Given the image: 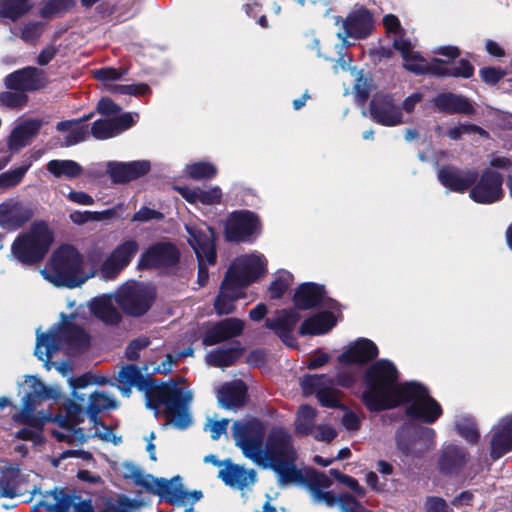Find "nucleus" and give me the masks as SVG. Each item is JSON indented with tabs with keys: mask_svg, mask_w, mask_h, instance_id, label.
Listing matches in <instances>:
<instances>
[{
	"mask_svg": "<svg viewBox=\"0 0 512 512\" xmlns=\"http://www.w3.org/2000/svg\"><path fill=\"white\" fill-rule=\"evenodd\" d=\"M265 431L258 420L233 424V438L243 455L263 469H270L276 475L278 484L292 483L305 485L312 497L332 485V480L323 472L314 469L306 474L297 467L298 454L292 438L284 429L272 430L265 442Z\"/></svg>",
	"mask_w": 512,
	"mask_h": 512,
	"instance_id": "obj_1",
	"label": "nucleus"
},
{
	"mask_svg": "<svg viewBox=\"0 0 512 512\" xmlns=\"http://www.w3.org/2000/svg\"><path fill=\"white\" fill-rule=\"evenodd\" d=\"M117 381L121 384L119 390L125 397L130 396L132 387L143 392L146 408L153 410L155 414L164 406L167 424L178 430H185L192 425L193 418L189 409L192 395L178 386V380L164 382L144 376L137 365L127 364L119 371Z\"/></svg>",
	"mask_w": 512,
	"mask_h": 512,
	"instance_id": "obj_2",
	"label": "nucleus"
},
{
	"mask_svg": "<svg viewBox=\"0 0 512 512\" xmlns=\"http://www.w3.org/2000/svg\"><path fill=\"white\" fill-rule=\"evenodd\" d=\"M400 373L389 359L373 362L364 372V389L360 401L371 413H379L399 407L401 393L407 382L400 383Z\"/></svg>",
	"mask_w": 512,
	"mask_h": 512,
	"instance_id": "obj_3",
	"label": "nucleus"
},
{
	"mask_svg": "<svg viewBox=\"0 0 512 512\" xmlns=\"http://www.w3.org/2000/svg\"><path fill=\"white\" fill-rule=\"evenodd\" d=\"M54 242V233L47 222L34 221L27 232L19 234L11 245L13 257L22 265L41 263Z\"/></svg>",
	"mask_w": 512,
	"mask_h": 512,
	"instance_id": "obj_4",
	"label": "nucleus"
},
{
	"mask_svg": "<svg viewBox=\"0 0 512 512\" xmlns=\"http://www.w3.org/2000/svg\"><path fill=\"white\" fill-rule=\"evenodd\" d=\"M50 264L52 274L43 271V275L58 287L76 288L87 280L82 271L83 257L72 245L57 248L51 256Z\"/></svg>",
	"mask_w": 512,
	"mask_h": 512,
	"instance_id": "obj_5",
	"label": "nucleus"
},
{
	"mask_svg": "<svg viewBox=\"0 0 512 512\" xmlns=\"http://www.w3.org/2000/svg\"><path fill=\"white\" fill-rule=\"evenodd\" d=\"M409 404L405 409L407 417L426 424L435 423L443 414L441 405L429 394L426 386L408 381L401 393L399 406Z\"/></svg>",
	"mask_w": 512,
	"mask_h": 512,
	"instance_id": "obj_6",
	"label": "nucleus"
},
{
	"mask_svg": "<svg viewBox=\"0 0 512 512\" xmlns=\"http://www.w3.org/2000/svg\"><path fill=\"white\" fill-rule=\"evenodd\" d=\"M156 296V289L153 286L144 283H133L121 288L115 300L127 316L141 317L150 310Z\"/></svg>",
	"mask_w": 512,
	"mask_h": 512,
	"instance_id": "obj_7",
	"label": "nucleus"
},
{
	"mask_svg": "<svg viewBox=\"0 0 512 512\" xmlns=\"http://www.w3.org/2000/svg\"><path fill=\"white\" fill-rule=\"evenodd\" d=\"M477 168L461 169L452 164H445L437 171V179L442 186L450 191L464 193L470 190V197L480 203V181Z\"/></svg>",
	"mask_w": 512,
	"mask_h": 512,
	"instance_id": "obj_8",
	"label": "nucleus"
},
{
	"mask_svg": "<svg viewBox=\"0 0 512 512\" xmlns=\"http://www.w3.org/2000/svg\"><path fill=\"white\" fill-rule=\"evenodd\" d=\"M260 232V218L250 210L232 212L225 225V237L229 242H250Z\"/></svg>",
	"mask_w": 512,
	"mask_h": 512,
	"instance_id": "obj_9",
	"label": "nucleus"
},
{
	"mask_svg": "<svg viewBox=\"0 0 512 512\" xmlns=\"http://www.w3.org/2000/svg\"><path fill=\"white\" fill-rule=\"evenodd\" d=\"M305 396L316 395L320 405L326 408L346 409V406L337 398L334 389V378L327 374H306L300 381Z\"/></svg>",
	"mask_w": 512,
	"mask_h": 512,
	"instance_id": "obj_10",
	"label": "nucleus"
},
{
	"mask_svg": "<svg viewBox=\"0 0 512 512\" xmlns=\"http://www.w3.org/2000/svg\"><path fill=\"white\" fill-rule=\"evenodd\" d=\"M409 72L422 76L433 75L437 78H470L474 74V67L470 61L460 59L458 61H446L440 58H434L431 64L427 65H409Z\"/></svg>",
	"mask_w": 512,
	"mask_h": 512,
	"instance_id": "obj_11",
	"label": "nucleus"
},
{
	"mask_svg": "<svg viewBox=\"0 0 512 512\" xmlns=\"http://www.w3.org/2000/svg\"><path fill=\"white\" fill-rule=\"evenodd\" d=\"M180 261V251L171 242H156L140 256L138 268L142 270L169 268Z\"/></svg>",
	"mask_w": 512,
	"mask_h": 512,
	"instance_id": "obj_12",
	"label": "nucleus"
},
{
	"mask_svg": "<svg viewBox=\"0 0 512 512\" xmlns=\"http://www.w3.org/2000/svg\"><path fill=\"white\" fill-rule=\"evenodd\" d=\"M325 286L314 282L300 284L295 290L293 302L297 310H310L323 303L332 310H339L340 303L334 299H326Z\"/></svg>",
	"mask_w": 512,
	"mask_h": 512,
	"instance_id": "obj_13",
	"label": "nucleus"
},
{
	"mask_svg": "<svg viewBox=\"0 0 512 512\" xmlns=\"http://www.w3.org/2000/svg\"><path fill=\"white\" fill-rule=\"evenodd\" d=\"M371 119L387 127H393L403 122L401 107L395 104L394 97L390 93H377L369 104Z\"/></svg>",
	"mask_w": 512,
	"mask_h": 512,
	"instance_id": "obj_14",
	"label": "nucleus"
},
{
	"mask_svg": "<svg viewBox=\"0 0 512 512\" xmlns=\"http://www.w3.org/2000/svg\"><path fill=\"white\" fill-rule=\"evenodd\" d=\"M49 84L47 73L40 68L27 66L5 77V86L14 91L32 92L45 88Z\"/></svg>",
	"mask_w": 512,
	"mask_h": 512,
	"instance_id": "obj_15",
	"label": "nucleus"
},
{
	"mask_svg": "<svg viewBox=\"0 0 512 512\" xmlns=\"http://www.w3.org/2000/svg\"><path fill=\"white\" fill-rule=\"evenodd\" d=\"M26 383L29 387V391L22 398V407L19 411L18 418L22 422H30L34 424H40L38 419H34L27 415V412H35V409L43 401L48 399H54L56 397L55 391L46 386L37 376H27Z\"/></svg>",
	"mask_w": 512,
	"mask_h": 512,
	"instance_id": "obj_16",
	"label": "nucleus"
},
{
	"mask_svg": "<svg viewBox=\"0 0 512 512\" xmlns=\"http://www.w3.org/2000/svg\"><path fill=\"white\" fill-rule=\"evenodd\" d=\"M470 461V454L456 444L444 445L437 459V469L443 476H459Z\"/></svg>",
	"mask_w": 512,
	"mask_h": 512,
	"instance_id": "obj_17",
	"label": "nucleus"
},
{
	"mask_svg": "<svg viewBox=\"0 0 512 512\" xmlns=\"http://www.w3.org/2000/svg\"><path fill=\"white\" fill-rule=\"evenodd\" d=\"M151 164L147 160L130 162L108 161L106 174L114 184H126L149 173Z\"/></svg>",
	"mask_w": 512,
	"mask_h": 512,
	"instance_id": "obj_18",
	"label": "nucleus"
},
{
	"mask_svg": "<svg viewBox=\"0 0 512 512\" xmlns=\"http://www.w3.org/2000/svg\"><path fill=\"white\" fill-rule=\"evenodd\" d=\"M342 26L344 31L338 33V37L342 40L347 37L364 39L374 28L373 15L366 7L361 6L348 14Z\"/></svg>",
	"mask_w": 512,
	"mask_h": 512,
	"instance_id": "obj_19",
	"label": "nucleus"
},
{
	"mask_svg": "<svg viewBox=\"0 0 512 512\" xmlns=\"http://www.w3.org/2000/svg\"><path fill=\"white\" fill-rule=\"evenodd\" d=\"M245 323L235 317L225 318L211 324L202 336L204 346H213L239 337L244 331Z\"/></svg>",
	"mask_w": 512,
	"mask_h": 512,
	"instance_id": "obj_20",
	"label": "nucleus"
},
{
	"mask_svg": "<svg viewBox=\"0 0 512 512\" xmlns=\"http://www.w3.org/2000/svg\"><path fill=\"white\" fill-rule=\"evenodd\" d=\"M276 314L275 317L265 320V326L272 330L285 345L294 347L295 339L292 333L301 319L300 313L295 308H286L276 311Z\"/></svg>",
	"mask_w": 512,
	"mask_h": 512,
	"instance_id": "obj_21",
	"label": "nucleus"
},
{
	"mask_svg": "<svg viewBox=\"0 0 512 512\" xmlns=\"http://www.w3.org/2000/svg\"><path fill=\"white\" fill-rule=\"evenodd\" d=\"M147 492L159 496L161 501L170 505L180 506L186 504L187 494L182 484V478L179 475L174 476L170 480L153 477Z\"/></svg>",
	"mask_w": 512,
	"mask_h": 512,
	"instance_id": "obj_22",
	"label": "nucleus"
},
{
	"mask_svg": "<svg viewBox=\"0 0 512 512\" xmlns=\"http://www.w3.org/2000/svg\"><path fill=\"white\" fill-rule=\"evenodd\" d=\"M378 355V347L372 340L368 338H358L338 356V361L347 366H362L374 361Z\"/></svg>",
	"mask_w": 512,
	"mask_h": 512,
	"instance_id": "obj_23",
	"label": "nucleus"
},
{
	"mask_svg": "<svg viewBox=\"0 0 512 512\" xmlns=\"http://www.w3.org/2000/svg\"><path fill=\"white\" fill-rule=\"evenodd\" d=\"M33 216V209L20 201L9 199L0 204V226L3 228L19 229Z\"/></svg>",
	"mask_w": 512,
	"mask_h": 512,
	"instance_id": "obj_24",
	"label": "nucleus"
},
{
	"mask_svg": "<svg viewBox=\"0 0 512 512\" xmlns=\"http://www.w3.org/2000/svg\"><path fill=\"white\" fill-rule=\"evenodd\" d=\"M431 428L418 426L411 422L403 423L395 432V443L399 451L405 456L412 454L416 441L424 437L434 436Z\"/></svg>",
	"mask_w": 512,
	"mask_h": 512,
	"instance_id": "obj_25",
	"label": "nucleus"
},
{
	"mask_svg": "<svg viewBox=\"0 0 512 512\" xmlns=\"http://www.w3.org/2000/svg\"><path fill=\"white\" fill-rule=\"evenodd\" d=\"M186 231L189 234L188 242L194 250L196 257L205 258L209 265H214L217 261V253L212 236L197 226L186 225Z\"/></svg>",
	"mask_w": 512,
	"mask_h": 512,
	"instance_id": "obj_26",
	"label": "nucleus"
},
{
	"mask_svg": "<svg viewBox=\"0 0 512 512\" xmlns=\"http://www.w3.org/2000/svg\"><path fill=\"white\" fill-rule=\"evenodd\" d=\"M512 451V414L502 418L494 429L491 439V457L499 459Z\"/></svg>",
	"mask_w": 512,
	"mask_h": 512,
	"instance_id": "obj_27",
	"label": "nucleus"
},
{
	"mask_svg": "<svg viewBox=\"0 0 512 512\" xmlns=\"http://www.w3.org/2000/svg\"><path fill=\"white\" fill-rule=\"evenodd\" d=\"M433 105L439 112L449 115H470L474 112V108L467 98L451 92L436 95L433 99Z\"/></svg>",
	"mask_w": 512,
	"mask_h": 512,
	"instance_id": "obj_28",
	"label": "nucleus"
},
{
	"mask_svg": "<svg viewBox=\"0 0 512 512\" xmlns=\"http://www.w3.org/2000/svg\"><path fill=\"white\" fill-rule=\"evenodd\" d=\"M225 468L221 469L218 477L228 486L243 489L256 481V472L246 470L244 467L234 464L230 459L224 460Z\"/></svg>",
	"mask_w": 512,
	"mask_h": 512,
	"instance_id": "obj_29",
	"label": "nucleus"
},
{
	"mask_svg": "<svg viewBox=\"0 0 512 512\" xmlns=\"http://www.w3.org/2000/svg\"><path fill=\"white\" fill-rule=\"evenodd\" d=\"M217 398L224 409L240 408L247 401V386L242 380L227 382L218 390Z\"/></svg>",
	"mask_w": 512,
	"mask_h": 512,
	"instance_id": "obj_30",
	"label": "nucleus"
},
{
	"mask_svg": "<svg viewBox=\"0 0 512 512\" xmlns=\"http://www.w3.org/2000/svg\"><path fill=\"white\" fill-rule=\"evenodd\" d=\"M18 415L19 412L13 414L12 420L17 424L24 425L26 427L15 432L14 437L23 441H31L34 445L42 444L44 442L43 431L48 418L42 412L36 414L35 412L29 411L27 412V415L40 421V424H32L30 422H22V420L18 418Z\"/></svg>",
	"mask_w": 512,
	"mask_h": 512,
	"instance_id": "obj_31",
	"label": "nucleus"
},
{
	"mask_svg": "<svg viewBox=\"0 0 512 512\" xmlns=\"http://www.w3.org/2000/svg\"><path fill=\"white\" fill-rule=\"evenodd\" d=\"M41 121L28 119L17 125L8 138V148L11 152H17L27 146L36 137L41 129Z\"/></svg>",
	"mask_w": 512,
	"mask_h": 512,
	"instance_id": "obj_32",
	"label": "nucleus"
},
{
	"mask_svg": "<svg viewBox=\"0 0 512 512\" xmlns=\"http://www.w3.org/2000/svg\"><path fill=\"white\" fill-rule=\"evenodd\" d=\"M245 348L240 341L235 340L229 347H219L210 351L206 356V361L210 366L225 368L233 366L244 354Z\"/></svg>",
	"mask_w": 512,
	"mask_h": 512,
	"instance_id": "obj_33",
	"label": "nucleus"
},
{
	"mask_svg": "<svg viewBox=\"0 0 512 512\" xmlns=\"http://www.w3.org/2000/svg\"><path fill=\"white\" fill-rule=\"evenodd\" d=\"M337 323L331 311L318 312L305 319L298 329L300 336L322 335L329 332Z\"/></svg>",
	"mask_w": 512,
	"mask_h": 512,
	"instance_id": "obj_34",
	"label": "nucleus"
},
{
	"mask_svg": "<svg viewBox=\"0 0 512 512\" xmlns=\"http://www.w3.org/2000/svg\"><path fill=\"white\" fill-rule=\"evenodd\" d=\"M63 340L61 328L57 332L37 334L34 355L40 361L50 362L53 354L61 349Z\"/></svg>",
	"mask_w": 512,
	"mask_h": 512,
	"instance_id": "obj_35",
	"label": "nucleus"
},
{
	"mask_svg": "<svg viewBox=\"0 0 512 512\" xmlns=\"http://www.w3.org/2000/svg\"><path fill=\"white\" fill-rule=\"evenodd\" d=\"M63 343L75 350H84L89 347L90 337L79 325L66 321L61 325Z\"/></svg>",
	"mask_w": 512,
	"mask_h": 512,
	"instance_id": "obj_36",
	"label": "nucleus"
},
{
	"mask_svg": "<svg viewBox=\"0 0 512 512\" xmlns=\"http://www.w3.org/2000/svg\"><path fill=\"white\" fill-rule=\"evenodd\" d=\"M503 177L496 171L487 170L482 175V203H492L502 197Z\"/></svg>",
	"mask_w": 512,
	"mask_h": 512,
	"instance_id": "obj_37",
	"label": "nucleus"
},
{
	"mask_svg": "<svg viewBox=\"0 0 512 512\" xmlns=\"http://www.w3.org/2000/svg\"><path fill=\"white\" fill-rule=\"evenodd\" d=\"M52 496L54 503H48L44 500L37 504V507L45 508L50 512H69L74 505V496L67 493L64 488L55 487L53 490L44 494V497Z\"/></svg>",
	"mask_w": 512,
	"mask_h": 512,
	"instance_id": "obj_38",
	"label": "nucleus"
},
{
	"mask_svg": "<svg viewBox=\"0 0 512 512\" xmlns=\"http://www.w3.org/2000/svg\"><path fill=\"white\" fill-rule=\"evenodd\" d=\"M92 313L104 324L117 326L122 316L109 299H96L91 306Z\"/></svg>",
	"mask_w": 512,
	"mask_h": 512,
	"instance_id": "obj_39",
	"label": "nucleus"
},
{
	"mask_svg": "<svg viewBox=\"0 0 512 512\" xmlns=\"http://www.w3.org/2000/svg\"><path fill=\"white\" fill-rule=\"evenodd\" d=\"M47 171L56 178L66 177L74 179L79 177L82 172V166L74 160H50L46 165Z\"/></svg>",
	"mask_w": 512,
	"mask_h": 512,
	"instance_id": "obj_40",
	"label": "nucleus"
},
{
	"mask_svg": "<svg viewBox=\"0 0 512 512\" xmlns=\"http://www.w3.org/2000/svg\"><path fill=\"white\" fill-rule=\"evenodd\" d=\"M76 6V0H43L39 16L43 19L62 17L71 12Z\"/></svg>",
	"mask_w": 512,
	"mask_h": 512,
	"instance_id": "obj_41",
	"label": "nucleus"
},
{
	"mask_svg": "<svg viewBox=\"0 0 512 512\" xmlns=\"http://www.w3.org/2000/svg\"><path fill=\"white\" fill-rule=\"evenodd\" d=\"M316 415L317 411L312 406H300L295 420V433L299 436L311 435L315 428Z\"/></svg>",
	"mask_w": 512,
	"mask_h": 512,
	"instance_id": "obj_42",
	"label": "nucleus"
},
{
	"mask_svg": "<svg viewBox=\"0 0 512 512\" xmlns=\"http://www.w3.org/2000/svg\"><path fill=\"white\" fill-rule=\"evenodd\" d=\"M32 9L30 0H0V16L13 22Z\"/></svg>",
	"mask_w": 512,
	"mask_h": 512,
	"instance_id": "obj_43",
	"label": "nucleus"
},
{
	"mask_svg": "<svg viewBox=\"0 0 512 512\" xmlns=\"http://www.w3.org/2000/svg\"><path fill=\"white\" fill-rule=\"evenodd\" d=\"M65 415L60 416L58 424L63 429H74L78 424L84 422L86 411L84 408L74 402L73 400H67L64 403Z\"/></svg>",
	"mask_w": 512,
	"mask_h": 512,
	"instance_id": "obj_44",
	"label": "nucleus"
},
{
	"mask_svg": "<svg viewBox=\"0 0 512 512\" xmlns=\"http://www.w3.org/2000/svg\"><path fill=\"white\" fill-rule=\"evenodd\" d=\"M393 48L400 52L404 60L403 67L407 71H409V65H427L426 60L419 52H413L411 42L403 36L394 39Z\"/></svg>",
	"mask_w": 512,
	"mask_h": 512,
	"instance_id": "obj_45",
	"label": "nucleus"
},
{
	"mask_svg": "<svg viewBox=\"0 0 512 512\" xmlns=\"http://www.w3.org/2000/svg\"><path fill=\"white\" fill-rule=\"evenodd\" d=\"M237 266L249 284L257 281L266 272V265L259 256H247Z\"/></svg>",
	"mask_w": 512,
	"mask_h": 512,
	"instance_id": "obj_46",
	"label": "nucleus"
},
{
	"mask_svg": "<svg viewBox=\"0 0 512 512\" xmlns=\"http://www.w3.org/2000/svg\"><path fill=\"white\" fill-rule=\"evenodd\" d=\"M20 469L9 467L0 476V496L13 499L18 496Z\"/></svg>",
	"mask_w": 512,
	"mask_h": 512,
	"instance_id": "obj_47",
	"label": "nucleus"
},
{
	"mask_svg": "<svg viewBox=\"0 0 512 512\" xmlns=\"http://www.w3.org/2000/svg\"><path fill=\"white\" fill-rule=\"evenodd\" d=\"M139 245L136 240L130 239L120 243L111 252L110 256L119 262L123 267L130 264L132 258L137 253Z\"/></svg>",
	"mask_w": 512,
	"mask_h": 512,
	"instance_id": "obj_48",
	"label": "nucleus"
},
{
	"mask_svg": "<svg viewBox=\"0 0 512 512\" xmlns=\"http://www.w3.org/2000/svg\"><path fill=\"white\" fill-rule=\"evenodd\" d=\"M116 407L117 401L113 397L105 392H94L89 397L87 410H91L95 417V414H99L105 410L115 409Z\"/></svg>",
	"mask_w": 512,
	"mask_h": 512,
	"instance_id": "obj_49",
	"label": "nucleus"
},
{
	"mask_svg": "<svg viewBox=\"0 0 512 512\" xmlns=\"http://www.w3.org/2000/svg\"><path fill=\"white\" fill-rule=\"evenodd\" d=\"M30 167L31 162H28L15 169L1 173L0 190H6L20 184Z\"/></svg>",
	"mask_w": 512,
	"mask_h": 512,
	"instance_id": "obj_50",
	"label": "nucleus"
},
{
	"mask_svg": "<svg viewBox=\"0 0 512 512\" xmlns=\"http://www.w3.org/2000/svg\"><path fill=\"white\" fill-rule=\"evenodd\" d=\"M457 433L468 443L476 444L479 439V431L476 422L470 417H461L455 423Z\"/></svg>",
	"mask_w": 512,
	"mask_h": 512,
	"instance_id": "obj_51",
	"label": "nucleus"
},
{
	"mask_svg": "<svg viewBox=\"0 0 512 512\" xmlns=\"http://www.w3.org/2000/svg\"><path fill=\"white\" fill-rule=\"evenodd\" d=\"M187 173L190 178L194 180H210L216 177L218 170L217 167L210 162L199 161L190 164L187 167Z\"/></svg>",
	"mask_w": 512,
	"mask_h": 512,
	"instance_id": "obj_52",
	"label": "nucleus"
},
{
	"mask_svg": "<svg viewBox=\"0 0 512 512\" xmlns=\"http://www.w3.org/2000/svg\"><path fill=\"white\" fill-rule=\"evenodd\" d=\"M292 281L293 275L288 271H283L270 283L268 287L270 298L273 300L282 298L285 292L291 286Z\"/></svg>",
	"mask_w": 512,
	"mask_h": 512,
	"instance_id": "obj_53",
	"label": "nucleus"
},
{
	"mask_svg": "<svg viewBox=\"0 0 512 512\" xmlns=\"http://www.w3.org/2000/svg\"><path fill=\"white\" fill-rule=\"evenodd\" d=\"M329 474L338 482L342 483L350 490L353 491L356 497L364 498L366 495V490L363 486H361L357 479L354 477L342 473L340 470L332 468L329 470Z\"/></svg>",
	"mask_w": 512,
	"mask_h": 512,
	"instance_id": "obj_54",
	"label": "nucleus"
},
{
	"mask_svg": "<svg viewBox=\"0 0 512 512\" xmlns=\"http://www.w3.org/2000/svg\"><path fill=\"white\" fill-rule=\"evenodd\" d=\"M90 133L97 140H106L116 136L112 118L94 121Z\"/></svg>",
	"mask_w": 512,
	"mask_h": 512,
	"instance_id": "obj_55",
	"label": "nucleus"
},
{
	"mask_svg": "<svg viewBox=\"0 0 512 512\" xmlns=\"http://www.w3.org/2000/svg\"><path fill=\"white\" fill-rule=\"evenodd\" d=\"M124 477L132 479L138 486L143 487L146 491L149 489L153 476L150 474H144L143 471L132 463L124 464Z\"/></svg>",
	"mask_w": 512,
	"mask_h": 512,
	"instance_id": "obj_56",
	"label": "nucleus"
},
{
	"mask_svg": "<svg viewBox=\"0 0 512 512\" xmlns=\"http://www.w3.org/2000/svg\"><path fill=\"white\" fill-rule=\"evenodd\" d=\"M371 88H372L371 78L365 76L363 74V72L360 71L358 74V77L355 80V84L353 87L354 92H355V97L359 103L364 104L368 100V98L370 96Z\"/></svg>",
	"mask_w": 512,
	"mask_h": 512,
	"instance_id": "obj_57",
	"label": "nucleus"
},
{
	"mask_svg": "<svg viewBox=\"0 0 512 512\" xmlns=\"http://www.w3.org/2000/svg\"><path fill=\"white\" fill-rule=\"evenodd\" d=\"M45 23L29 21L21 29L20 37L26 43H35L42 35Z\"/></svg>",
	"mask_w": 512,
	"mask_h": 512,
	"instance_id": "obj_58",
	"label": "nucleus"
},
{
	"mask_svg": "<svg viewBox=\"0 0 512 512\" xmlns=\"http://www.w3.org/2000/svg\"><path fill=\"white\" fill-rule=\"evenodd\" d=\"M70 386L73 388V397L79 401H84V395H78L76 390L87 387L92 383L103 384L105 383V378H101L100 380L94 379L93 375L89 372L84 373L78 377H74L70 379Z\"/></svg>",
	"mask_w": 512,
	"mask_h": 512,
	"instance_id": "obj_59",
	"label": "nucleus"
},
{
	"mask_svg": "<svg viewBox=\"0 0 512 512\" xmlns=\"http://www.w3.org/2000/svg\"><path fill=\"white\" fill-rule=\"evenodd\" d=\"M236 300L228 295H225L224 292L218 293L214 300V309L217 315H229L233 313L236 309L235 306Z\"/></svg>",
	"mask_w": 512,
	"mask_h": 512,
	"instance_id": "obj_60",
	"label": "nucleus"
},
{
	"mask_svg": "<svg viewBox=\"0 0 512 512\" xmlns=\"http://www.w3.org/2000/svg\"><path fill=\"white\" fill-rule=\"evenodd\" d=\"M28 96L24 93L5 91L0 93V103L8 108H20L26 105Z\"/></svg>",
	"mask_w": 512,
	"mask_h": 512,
	"instance_id": "obj_61",
	"label": "nucleus"
},
{
	"mask_svg": "<svg viewBox=\"0 0 512 512\" xmlns=\"http://www.w3.org/2000/svg\"><path fill=\"white\" fill-rule=\"evenodd\" d=\"M151 341L148 337H139L129 342L125 349V356L130 361H136L140 357V351L147 348Z\"/></svg>",
	"mask_w": 512,
	"mask_h": 512,
	"instance_id": "obj_62",
	"label": "nucleus"
},
{
	"mask_svg": "<svg viewBox=\"0 0 512 512\" xmlns=\"http://www.w3.org/2000/svg\"><path fill=\"white\" fill-rule=\"evenodd\" d=\"M69 134L65 137L64 146L70 147L85 141L89 134L88 125H75L68 130Z\"/></svg>",
	"mask_w": 512,
	"mask_h": 512,
	"instance_id": "obj_63",
	"label": "nucleus"
},
{
	"mask_svg": "<svg viewBox=\"0 0 512 512\" xmlns=\"http://www.w3.org/2000/svg\"><path fill=\"white\" fill-rule=\"evenodd\" d=\"M337 504L341 512H362V509L365 508L355 496L347 492L338 495Z\"/></svg>",
	"mask_w": 512,
	"mask_h": 512,
	"instance_id": "obj_64",
	"label": "nucleus"
}]
</instances>
